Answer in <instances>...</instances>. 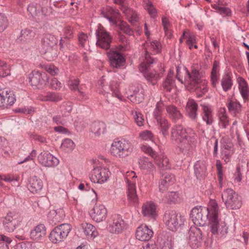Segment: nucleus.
I'll return each mask as SVG.
<instances>
[{
  "label": "nucleus",
  "mask_w": 249,
  "mask_h": 249,
  "mask_svg": "<svg viewBox=\"0 0 249 249\" xmlns=\"http://www.w3.org/2000/svg\"><path fill=\"white\" fill-rule=\"evenodd\" d=\"M57 43V39L51 34L44 35L41 39V51L44 53H50L54 50Z\"/></svg>",
  "instance_id": "nucleus-15"
},
{
  "label": "nucleus",
  "mask_w": 249,
  "mask_h": 249,
  "mask_svg": "<svg viewBox=\"0 0 249 249\" xmlns=\"http://www.w3.org/2000/svg\"><path fill=\"white\" fill-rule=\"evenodd\" d=\"M132 150V145L128 142L115 139L111 144L110 151L113 156L123 158L128 156Z\"/></svg>",
  "instance_id": "nucleus-6"
},
{
  "label": "nucleus",
  "mask_w": 249,
  "mask_h": 249,
  "mask_svg": "<svg viewBox=\"0 0 249 249\" xmlns=\"http://www.w3.org/2000/svg\"><path fill=\"white\" fill-rule=\"evenodd\" d=\"M212 7L216 10V12L223 17L229 16L231 15V10L228 7L222 6L219 4H214L212 5Z\"/></svg>",
  "instance_id": "nucleus-51"
},
{
  "label": "nucleus",
  "mask_w": 249,
  "mask_h": 249,
  "mask_svg": "<svg viewBox=\"0 0 249 249\" xmlns=\"http://www.w3.org/2000/svg\"><path fill=\"white\" fill-rule=\"evenodd\" d=\"M43 100L51 102H58L62 100L61 95L56 92H48L43 96Z\"/></svg>",
  "instance_id": "nucleus-52"
},
{
  "label": "nucleus",
  "mask_w": 249,
  "mask_h": 249,
  "mask_svg": "<svg viewBox=\"0 0 249 249\" xmlns=\"http://www.w3.org/2000/svg\"><path fill=\"white\" fill-rule=\"evenodd\" d=\"M0 177L1 180L8 182L18 181L19 180L18 177L14 176V175L12 174H8L7 175H0Z\"/></svg>",
  "instance_id": "nucleus-61"
},
{
  "label": "nucleus",
  "mask_w": 249,
  "mask_h": 249,
  "mask_svg": "<svg viewBox=\"0 0 249 249\" xmlns=\"http://www.w3.org/2000/svg\"><path fill=\"white\" fill-rule=\"evenodd\" d=\"M163 104L162 102L157 103L156 107L153 112V115L155 120V122L162 119L165 117L162 116Z\"/></svg>",
  "instance_id": "nucleus-46"
},
{
  "label": "nucleus",
  "mask_w": 249,
  "mask_h": 249,
  "mask_svg": "<svg viewBox=\"0 0 249 249\" xmlns=\"http://www.w3.org/2000/svg\"><path fill=\"white\" fill-rule=\"evenodd\" d=\"M83 229L86 235L94 238L96 237L98 234L96 228L92 224L89 223H83Z\"/></svg>",
  "instance_id": "nucleus-45"
},
{
  "label": "nucleus",
  "mask_w": 249,
  "mask_h": 249,
  "mask_svg": "<svg viewBox=\"0 0 249 249\" xmlns=\"http://www.w3.org/2000/svg\"><path fill=\"white\" fill-rule=\"evenodd\" d=\"M110 174L108 169L97 167L92 170L89 178L92 182L102 184L108 180Z\"/></svg>",
  "instance_id": "nucleus-12"
},
{
  "label": "nucleus",
  "mask_w": 249,
  "mask_h": 249,
  "mask_svg": "<svg viewBox=\"0 0 249 249\" xmlns=\"http://www.w3.org/2000/svg\"><path fill=\"white\" fill-rule=\"evenodd\" d=\"M197 135L191 128H186L185 133L182 137L181 142H179L178 149L180 153L184 155H189L192 150V145L196 142Z\"/></svg>",
  "instance_id": "nucleus-3"
},
{
  "label": "nucleus",
  "mask_w": 249,
  "mask_h": 249,
  "mask_svg": "<svg viewBox=\"0 0 249 249\" xmlns=\"http://www.w3.org/2000/svg\"><path fill=\"white\" fill-rule=\"evenodd\" d=\"M43 187V182L36 176L31 177L28 180V188L33 193H36L40 191Z\"/></svg>",
  "instance_id": "nucleus-31"
},
{
  "label": "nucleus",
  "mask_w": 249,
  "mask_h": 249,
  "mask_svg": "<svg viewBox=\"0 0 249 249\" xmlns=\"http://www.w3.org/2000/svg\"><path fill=\"white\" fill-rule=\"evenodd\" d=\"M143 7L150 16L151 18H155L157 16V10L152 2L149 0H143Z\"/></svg>",
  "instance_id": "nucleus-48"
},
{
  "label": "nucleus",
  "mask_w": 249,
  "mask_h": 249,
  "mask_svg": "<svg viewBox=\"0 0 249 249\" xmlns=\"http://www.w3.org/2000/svg\"><path fill=\"white\" fill-rule=\"evenodd\" d=\"M161 50L162 46L160 41L157 40L148 39L145 43L143 61L150 65L156 63L157 59L152 55L160 53Z\"/></svg>",
  "instance_id": "nucleus-5"
},
{
  "label": "nucleus",
  "mask_w": 249,
  "mask_h": 249,
  "mask_svg": "<svg viewBox=\"0 0 249 249\" xmlns=\"http://www.w3.org/2000/svg\"><path fill=\"white\" fill-rule=\"evenodd\" d=\"M22 221V218L14 212H9L3 217L2 221L4 229L12 232L18 227Z\"/></svg>",
  "instance_id": "nucleus-11"
},
{
  "label": "nucleus",
  "mask_w": 249,
  "mask_h": 249,
  "mask_svg": "<svg viewBox=\"0 0 249 249\" xmlns=\"http://www.w3.org/2000/svg\"><path fill=\"white\" fill-rule=\"evenodd\" d=\"M153 235V231L146 225H142L139 226L136 232V238L142 241H149Z\"/></svg>",
  "instance_id": "nucleus-25"
},
{
  "label": "nucleus",
  "mask_w": 249,
  "mask_h": 249,
  "mask_svg": "<svg viewBox=\"0 0 249 249\" xmlns=\"http://www.w3.org/2000/svg\"><path fill=\"white\" fill-rule=\"evenodd\" d=\"M120 29L123 31L125 34L132 36L134 34L133 30H132L128 24L124 21H122L121 23Z\"/></svg>",
  "instance_id": "nucleus-60"
},
{
  "label": "nucleus",
  "mask_w": 249,
  "mask_h": 249,
  "mask_svg": "<svg viewBox=\"0 0 249 249\" xmlns=\"http://www.w3.org/2000/svg\"><path fill=\"white\" fill-rule=\"evenodd\" d=\"M71 230V226L67 223L55 227L50 232L49 238L53 244H58L66 239Z\"/></svg>",
  "instance_id": "nucleus-7"
},
{
  "label": "nucleus",
  "mask_w": 249,
  "mask_h": 249,
  "mask_svg": "<svg viewBox=\"0 0 249 249\" xmlns=\"http://www.w3.org/2000/svg\"><path fill=\"white\" fill-rule=\"evenodd\" d=\"M0 69L2 70V73L0 75L2 77H5L10 74V70L7 64L0 60Z\"/></svg>",
  "instance_id": "nucleus-59"
},
{
  "label": "nucleus",
  "mask_w": 249,
  "mask_h": 249,
  "mask_svg": "<svg viewBox=\"0 0 249 249\" xmlns=\"http://www.w3.org/2000/svg\"><path fill=\"white\" fill-rule=\"evenodd\" d=\"M60 113L63 117L67 118L70 115L72 109V103L71 102L63 103L60 107Z\"/></svg>",
  "instance_id": "nucleus-49"
},
{
  "label": "nucleus",
  "mask_w": 249,
  "mask_h": 249,
  "mask_svg": "<svg viewBox=\"0 0 249 249\" xmlns=\"http://www.w3.org/2000/svg\"><path fill=\"white\" fill-rule=\"evenodd\" d=\"M61 147L65 150H71L73 149L74 143L71 139H65L63 141Z\"/></svg>",
  "instance_id": "nucleus-58"
},
{
  "label": "nucleus",
  "mask_w": 249,
  "mask_h": 249,
  "mask_svg": "<svg viewBox=\"0 0 249 249\" xmlns=\"http://www.w3.org/2000/svg\"><path fill=\"white\" fill-rule=\"evenodd\" d=\"M27 11L31 16L35 18L43 15L42 8L39 4L32 2L29 4L27 7Z\"/></svg>",
  "instance_id": "nucleus-39"
},
{
  "label": "nucleus",
  "mask_w": 249,
  "mask_h": 249,
  "mask_svg": "<svg viewBox=\"0 0 249 249\" xmlns=\"http://www.w3.org/2000/svg\"><path fill=\"white\" fill-rule=\"evenodd\" d=\"M139 167L145 173H151L155 170L154 164L147 158L142 157L139 159Z\"/></svg>",
  "instance_id": "nucleus-34"
},
{
  "label": "nucleus",
  "mask_w": 249,
  "mask_h": 249,
  "mask_svg": "<svg viewBox=\"0 0 249 249\" xmlns=\"http://www.w3.org/2000/svg\"><path fill=\"white\" fill-rule=\"evenodd\" d=\"M79 80L78 79H70L68 82L70 89L73 91L77 90L80 87H79Z\"/></svg>",
  "instance_id": "nucleus-63"
},
{
  "label": "nucleus",
  "mask_w": 249,
  "mask_h": 249,
  "mask_svg": "<svg viewBox=\"0 0 249 249\" xmlns=\"http://www.w3.org/2000/svg\"><path fill=\"white\" fill-rule=\"evenodd\" d=\"M118 13L117 10L108 6L104 8L101 11L102 15L107 18L110 23L113 24L116 23V21L114 18Z\"/></svg>",
  "instance_id": "nucleus-42"
},
{
  "label": "nucleus",
  "mask_w": 249,
  "mask_h": 249,
  "mask_svg": "<svg viewBox=\"0 0 249 249\" xmlns=\"http://www.w3.org/2000/svg\"><path fill=\"white\" fill-rule=\"evenodd\" d=\"M110 65L115 68H120L125 64V60L123 54L117 50H110L107 52Z\"/></svg>",
  "instance_id": "nucleus-13"
},
{
  "label": "nucleus",
  "mask_w": 249,
  "mask_h": 249,
  "mask_svg": "<svg viewBox=\"0 0 249 249\" xmlns=\"http://www.w3.org/2000/svg\"><path fill=\"white\" fill-rule=\"evenodd\" d=\"M176 181L175 176L172 174H166L162 176V178L159 182V189L163 192L169 186L173 184Z\"/></svg>",
  "instance_id": "nucleus-29"
},
{
  "label": "nucleus",
  "mask_w": 249,
  "mask_h": 249,
  "mask_svg": "<svg viewBox=\"0 0 249 249\" xmlns=\"http://www.w3.org/2000/svg\"><path fill=\"white\" fill-rule=\"evenodd\" d=\"M37 160L39 163L45 167H54L57 166L59 160L48 151H43L37 156Z\"/></svg>",
  "instance_id": "nucleus-17"
},
{
  "label": "nucleus",
  "mask_w": 249,
  "mask_h": 249,
  "mask_svg": "<svg viewBox=\"0 0 249 249\" xmlns=\"http://www.w3.org/2000/svg\"><path fill=\"white\" fill-rule=\"evenodd\" d=\"M53 123L57 125H64L67 123V120L66 117H63L60 113L54 115L52 118Z\"/></svg>",
  "instance_id": "nucleus-56"
},
{
  "label": "nucleus",
  "mask_w": 249,
  "mask_h": 249,
  "mask_svg": "<svg viewBox=\"0 0 249 249\" xmlns=\"http://www.w3.org/2000/svg\"><path fill=\"white\" fill-rule=\"evenodd\" d=\"M194 172L197 179H201L205 176L206 172V166L205 162L202 160L197 161L194 166Z\"/></svg>",
  "instance_id": "nucleus-37"
},
{
  "label": "nucleus",
  "mask_w": 249,
  "mask_h": 249,
  "mask_svg": "<svg viewBox=\"0 0 249 249\" xmlns=\"http://www.w3.org/2000/svg\"><path fill=\"white\" fill-rule=\"evenodd\" d=\"M152 65L146 64L145 61H143L140 65V71L142 72L147 82L152 85H155L160 77L155 71H151L149 69Z\"/></svg>",
  "instance_id": "nucleus-14"
},
{
  "label": "nucleus",
  "mask_w": 249,
  "mask_h": 249,
  "mask_svg": "<svg viewBox=\"0 0 249 249\" xmlns=\"http://www.w3.org/2000/svg\"><path fill=\"white\" fill-rule=\"evenodd\" d=\"M142 213L149 218L155 219L157 216L156 204L152 201L144 203L142 206Z\"/></svg>",
  "instance_id": "nucleus-26"
},
{
  "label": "nucleus",
  "mask_w": 249,
  "mask_h": 249,
  "mask_svg": "<svg viewBox=\"0 0 249 249\" xmlns=\"http://www.w3.org/2000/svg\"><path fill=\"white\" fill-rule=\"evenodd\" d=\"M63 32L65 39H71L74 37V30L71 26H65L63 29Z\"/></svg>",
  "instance_id": "nucleus-55"
},
{
  "label": "nucleus",
  "mask_w": 249,
  "mask_h": 249,
  "mask_svg": "<svg viewBox=\"0 0 249 249\" xmlns=\"http://www.w3.org/2000/svg\"><path fill=\"white\" fill-rule=\"evenodd\" d=\"M35 36V33L32 30L26 29L22 30L20 33V36L18 39L20 41H27L33 39Z\"/></svg>",
  "instance_id": "nucleus-50"
},
{
  "label": "nucleus",
  "mask_w": 249,
  "mask_h": 249,
  "mask_svg": "<svg viewBox=\"0 0 249 249\" xmlns=\"http://www.w3.org/2000/svg\"><path fill=\"white\" fill-rule=\"evenodd\" d=\"M234 182L239 183L242 179V170L241 166L238 165L232 177Z\"/></svg>",
  "instance_id": "nucleus-57"
},
{
  "label": "nucleus",
  "mask_w": 249,
  "mask_h": 249,
  "mask_svg": "<svg viewBox=\"0 0 249 249\" xmlns=\"http://www.w3.org/2000/svg\"><path fill=\"white\" fill-rule=\"evenodd\" d=\"M155 123L162 135L164 137H167L169 135V129L171 126V124L168 120L165 117Z\"/></svg>",
  "instance_id": "nucleus-41"
},
{
  "label": "nucleus",
  "mask_w": 249,
  "mask_h": 249,
  "mask_svg": "<svg viewBox=\"0 0 249 249\" xmlns=\"http://www.w3.org/2000/svg\"><path fill=\"white\" fill-rule=\"evenodd\" d=\"M127 197L129 202L132 205L138 203V197L136 193L135 182L128 181Z\"/></svg>",
  "instance_id": "nucleus-30"
},
{
  "label": "nucleus",
  "mask_w": 249,
  "mask_h": 249,
  "mask_svg": "<svg viewBox=\"0 0 249 249\" xmlns=\"http://www.w3.org/2000/svg\"><path fill=\"white\" fill-rule=\"evenodd\" d=\"M188 243L192 248H197L202 240V232L196 226L191 227L189 232Z\"/></svg>",
  "instance_id": "nucleus-16"
},
{
  "label": "nucleus",
  "mask_w": 249,
  "mask_h": 249,
  "mask_svg": "<svg viewBox=\"0 0 249 249\" xmlns=\"http://www.w3.org/2000/svg\"><path fill=\"white\" fill-rule=\"evenodd\" d=\"M218 212L217 203L212 201L210 202L207 208L198 206L193 208L191 211L190 217L194 224L197 226H204L208 220L211 231L215 233L218 231Z\"/></svg>",
  "instance_id": "nucleus-1"
},
{
  "label": "nucleus",
  "mask_w": 249,
  "mask_h": 249,
  "mask_svg": "<svg viewBox=\"0 0 249 249\" xmlns=\"http://www.w3.org/2000/svg\"><path fill=\"white\" fill-rule=\"evenodd\" d=\"M234 153L233 145L232 143L224 142L220 147V157L225 163L230 161L231 158Z\"/></svg>",
  "instance_id": "nucleus-27"
},
{
  "label": "nucleus",
  "mask_w": 249,
  "mask_h": 249,
  "mask_svg": "<svg viewBox=\"0 0 249 249\" xmlns=\"http://www.w3.org/2000/svg\"><path fill=\"white\" fill-rule=\"evenodd\" d=\"M125 223L120 215L115 214L112 216V222L109 224L108 228L111 233H119L125 227Z\"/></svg>",
  "instance_id": "nucleus-22"
},
{
  "label": "nucleus",
  "mask_w": 249,
  "mask_h": 249,
  "mask_svg": "<svg viewBox=\"0 0 249 249\" xmlns=\"http://www.w3.org/2000/svg\"><path fill=\"white\" fill-rule=\"evenodd\" d=\"M107 213V210L104 205L96 204L91 210L90 215L94 221L100 222L105 220Z\"/></svg>",
  "instance_id": "nucleus-19"
},
{
  "label": "nucleus",
  "mask_w": 249,
  "mask_h": 249,
  "mask_svg": "<svg viewBox=\"0 0 249 249\" xmlns=\"http://www.w3.org/2000/svg\"><path fill=\"white\" fill-rule=\"evenodd\" d=\"M126 93L131 102L135 104H139L144 99V94L142 90H140L138 87L134 86H129Z\"/></svg>",
  "instance_id": "nucleus-21"
},
{
  "label": "nucleus",
  "mask_w": 249,
  "mask_h": 249,
  "mask_svg": "<svg viewBox=\"0 0 249 249\" xmlns=\"http://www.w3.org/2000/svg\"><path fill=\"white\" fill-rule=\"evenodd\" d=\"M166 111L169 118L175 124L181 123L184 121V117L179 109L173 105L166 106Z\"/></svg>",
  "instance_id": "nucleus-20"
},
{
  "label": "nucleus",
  "mask_w": 249,
  "mask_h": 249,
  "mask_svg": "<svg viewBox=\"0 0 249 249\" xmlns=\"http://www.w3.org/2000/svg\"><path fill=\"white\" fill-rule=\"evenodd\" d=\"M218 125L221 129H226L230 124V119L228 117L226 109L221 108L218 113Z\"/></svg>",
  "instance_id": "nucleus-33"
},
{
  "label": "nucleus",
  "mask_w": 249,
  "mask_h": 249,
  "mask_svg": "<svg viewBox=\"0 0 249 249\" xmlns=\"http://www.w3.org/2000/svg\"><path fill=\"white\" fill-rule=\"evenodd\" d=\"M153 137V135L151 132L148 130H145L140 133V137L143 140H152Z\"/></svg>",
  "instance_id": "nucleus-64"
},
{
  "label": "nucleus",
  "mask_w": 249,
  "mask_h": 249,
  "mask_svg": "<svg viewBox=\"0 0 249 249\" xmlns=\"http://www.w3.org/2000/svg\"><path fill=\"white\" fill-rule=\"evenodd\" d=\"M106 129V124L102 122H95L90 126L91 132L96 137L99 136L102 133H104Z\"/></svg>",
  "instance_id": "nucleus-43"
},
{
  "label": "nucleus",
  "mask_w": 249,
  "mask_h": 249,
  "mask_svg": "<svg viewBox=\"0 0 249 249\" xmlns=\"http://www.w3.org/2000/svg\"><path fill=\"white\" fill-rule=\"evenodd\" d=\"M46 234V229L44 224H39L36 226L30 232V238L34 241L42 240Z\"/></svg>",
  "instance_id": "nucleus-28"
},
{
  "label": "nucleus",
  "mask_w": 249,
  "mask_h": 249,
  "mask_svg": "<svg viewBox=\"0 0 249 249\" xmlns=\"http://www.w3.org/2000/svg\"><path fill=\"white\" fill-rule=\"evenodd\" d=\"M239 89L244 100L249 99V87L245 80L240 77L238 78Z\"/></svg>",
  "instance_id": "nucleus-40"
},
{
  "label": "nucleus",
  "mask_w": 249,
  "mask_h": 249,
  "mask_svg": "<svg viewBox=\"0 0 249 249\" xmlns=\"http://www.w3.org/2000/svg\"><path fill=\"white\" fill-rule=\"evenodd\" d=\"M221 85L223 90L225 92L231 89L233 85V81L231 72L225 71L221 80Z\"/></svg>",
  "instance_id": "nucleus-36"
},
{
  "label": "nucleus",
  "mask_w": 249,
  "mask_h": 249,
  "mask_svg": "<svg viewBox=\"0 0 249 249\" xmlns=\"http://www.w3.org/2000/svg\"><path fill=\"white\" fill-rule=\"evenodd\" d=\"M227 108L230 112L236 115L241 110V105L237 100L228 99V103L227 104Z\"/></svg>",
  "instance_id": "nucleus-44"
},
{
  "label": "nucleus",
  "mask_w": 249,
  "mask_h": 249,
  "mask_svg": "<svg viewBox=\"0 0 249 249\" xmlns=\"http://www.w3.org/2000/svg\"><path fill=\"white\" fill-rule=\"evenodd\" d=\"M8 22L6 17L0 13V33L3 32L8 26Z\"/></svg>",
  "instance_id": "nucleus-62"
},
{
  "label": "nucleus",
  "mask_w": 249,
  "mask_h": 249,
  "mask_svg": "<svg viewBox=\"0 0 249 249\" xmlns=\"http://www.w3.org/2000/svg\"><path fill=\"white\" fill-rule=\"evenodd\" d=\"M184 79L179 75V69L177 70V78L181 83L184 84L188 90L195 91L198 97H201L206 94L208 90L207 82L202 78L199 71L192 68L190 72L186 68L184 69Z\"/></svg>",
  "instance_id": "nucleus-2"
},
{
  "label": "nucleus",
  "mask_w": 249,
  "mask_h": 249,
  "mask_svg": "<svg viewBox=\"0 0 249 249\" xmlns=\"http://www.w3.org/2000/svg\"><path fill=\"white\" fill-rule=\"evenodd\" d=\"M174 72L170 71L165 79L163 81L162 86L164 91L171 92L172 90L176 88L175 79L173 76Z\"/></svg>",
  "instance_id": "nucleus-32"
},
{
  "label": "nucleus",
  "mask_w": 249,
  "mask_h": 249,
  "mask_svg": "<svg viewBox=\"0 0 249 249\" xmlns=\"http://www.w3.org/2000/svg\"><path fill=\"white\" fill-rule=\"evenodd\" d=\"M202 107V119L207 125H211L213 122V109L210 106L206 104L201 105Z\"/></svg>",
  "instance_id": "nucleus-35"
},
{
  "label": "nucleus",
  "mask_w": 249,
  "mask_h": 249,
  "mask_svg": "<svg viewBox=\"0 0 249 249\" xmlns=\"http://www.w3.org/2000/svg\"><path fill=\"white\" fill-rule=\"evenodd\" d=\"M186 128L180 124L174 125L171 130V140L178 147L179 142H181L182 137L185 132Z\"/></svg>",
  "instance_id": "nucleus-23"
},
{
  "label": "nucleus",
  "mask_w": 249,
  "mask_h": 249,
  "mask_svg": "<svg viewBox=\"0 0 249 249\" xmlns=\"http://www.w3.org/2000/svg\"><path fill=\"white\" fill-rule=\"evenodd\" d=\"M179 200V194L178 192H170L168 193L164 199L166 203H175Z\"/></svg>",
  "instance_id": "nucleus-53"
},
{
  "label": "nucleus",
  "mask_w": 249,
  "mask_h": 249,
  "mask_svg": "<svg viewBox=\"0 0 249 249\" xmlns=\"http://www.w3.org/2000/svg\"><path fill=\"white\" fill-rule=\"evenodd\" d=\"M4 105L3 107L7 108L12 106L16 101V98L13 92L4 89Z\"/></svg>",
  "instance_id": "nucleus-47"
},
{
  "label": "nucleus",
  "mask_w": 249,
  "mask_h": 249,
  "mask_svg": "<svg viewBox=\"0 0 249 249\" xmlns=\"http://www.w3.org/2000/svg\"><path fill=\"white\" fill-rule=\"evenodd\" d=\"M222 200L227 209L236 210L242 206V201L239 195L232 189L228 188L222 194Z\"/></svg>",
  "instance_id": "nucleus-8"
},
{
  "label": "nucleus",
  "mask_w": 249,
  "mask_h": 249,
  "mask_svg": "<svg viewBox=\"0 0 249 249\" xmlns=\"http://www.w3.org/2000/svg\"><path fill=\"white\" fill-rule=\"evenodd\" d=\"M131 113L137 125L139 126H142L144 123L142 114L138 110H132Z\"/></svg>",
  "instance_id": "nucleus-54"
},
{
  "label": "nucleus",
  "mask_w": 249,
  "mask_h": 249,
  "mask_svg": "<svg viewBox=\"0 0 249 249\" xmlns=\"http://www.w3.org/2000/svg\"><path fill=\"white\" fill-rule=\"evenodd\" d=\"M29 82L32 87L40 89L45 84L47 75L45 72H40L38 71H34L29 75Z\"/></svg>",
  "instance_id": "nucleus-18"
},
{
  "label": "nucleus",
  "mask_w": 249,
  "mask_h": 249,
  "mask_svg": "<svg viewBox=\"0 0 249 249\" xmlns=\"http://www.w3.org/2000/svg\"><path fill=\"white\" fill-rule=\"evenodd\" d=\"M141 149L154 159L156 163L161 170H167L171 169V165L166 156L160 155L159 157L157 153L148 145H143L141 147Z\"/></svg>",
  "instance_id": "nucleus-9"
},
{
  "label": "nucleus",
  "mask_w": 249,
  "mask_h": 249,
  "mask_svg": "<svg viewBox=\"0 0 249 249\" xmlns=\"http://www.w3.org/2000/svg\"><path fill=\"white\" fill-rule=\"evenodd\" d=\"M163 220L169 230L176 231L184 225L185 218L174 210H168L164 213Z\"/></svg>",
  "instance_id": "nucleus-4"
},
{
  "label": "nucleus",
  "mask_w": 249,
  "mask_h": 249,
  "mask_svg": "<svg viewBox=\"0 0 249 249\" xmlns=\"http://www.w3.org/2000/svg\"><path fill=\"white\" fill-rule=\"evenodd\" d=\"M186 114L192 121H196L198 118V105L195 100L189 99L186 104Z\"/></svg>",
  "instance_id": "nucleus-24"
},
{
  "label": "nucleus",
  "mask_w": 249,
  "mask_h": 249,
  "mask_svg": "<svg viewBox=\"0 0 249 249\" xmlns=\"http://www.w3.org/2000/svg\"><path fill=\"white\" fill-rule=\"evenodd\" d=\"M96 36L97 46L106 50L110 48L112 37L110 34L107 31L101 24L99 25L98 29L96 30Z\"/></svg>",
  "instance_id": "nucleus-10"
},
{
  "label": "nucleus",
  "mask_w": 249,
  "mask_h": 249,
  "mask_svg": "<svg viewBox=\"0 0 249 249\" xmlns=\"http://www.w3.org/2000/svg\"><path fill=\"white\" fill-rule=\"evenodd\" d=\"M100 92L102 94H109L112 96H115L119 100H122L123 96L118 89H114L112 87V84L110 83L107 84L104 87L100 88Z\"/></svg>",
  "instance_id": "nucleus-38"
}]
</instances>
